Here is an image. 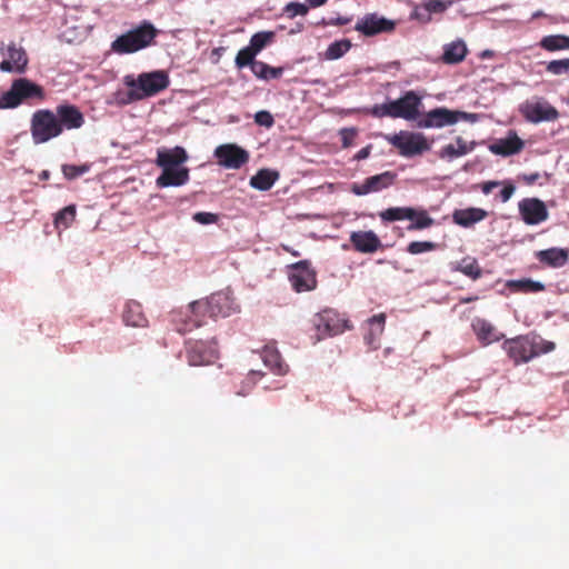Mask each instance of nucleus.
<instances>
[{"label": "nucleus", "mask_w": 569, "mask_h": 569, "mask_svg": "<svg viewBox=\"0 0 569 569\" xmlns=\"http://www.w3.org/2000/svg\"><path fill=\"white\" fill-rule=\"evenodd\" d=\"M158 30L149 21H142L138 27L129 30L128 32L119 36L111 43V50L118 54H129L140 51L147 47H150L156 37Z\"/></svg>", "instance_id": "7ed1b4c3"}, {"label": "nucleus", "mask_w": 569, "mask_h": 569, "mask_svg": "<svg viewBox=\"0 0 569 569\" xmlns=\"http://www.w3.org/2000/svg\"><path fill=\"white\" fill-rule=\"evenodd\" d=\"M30 132L34 144L46 143L62 133L57 116L49 109H39L33 112Z\"/></svg>", "instance_id": "423d86ee"}, {"label": "nucleus", "mask_w": 569, "mask_h": 569, "mask_svg": "<svg viewBox=\"0 0 569 569\" xmlns=\"http://www.w3.org/2000/svg\"><path fill=\"white\" fill-rule=\"evenodd\" d=\"M460 120L476 122L478 120V114L459 110H449L440 107L432 109L418 118L417 126L419 128H442L446 126H452Z\"/></svg>", "instance_id": "0eeeda50"}, {"label": "nucleus", "mask_w": 569, "mask_h": 569, "mask_svg": "<svg viewBox=\"0 0 569 569\" xmlns=\"http://www.w3.org/2000/svg\"><path fill=\"white\" fill-rule=\"evenodd\" d=\"M276 33L273 31H260L254 33L249 41V47L258 54L267 46L273 42Z\"/></svg>", "instance_id": "4c0bfd02"}, {"label": "nucleus", "mask_w": 569, "mask_h": 569, "mask_svg": "<svg viewBox=\"0 0 569 569\" xmlns=\"http://www.w3.org/2000/svg\"><path fill=\"white\" fill-rule=\"evenodd\" d=\"M488 217V212L481 208H466L456 209L452 213V220L456 224L469 228L475 223L485 220Z\"/></svg>", "instance_id": "393cba45"}, {"label": "nucleus", "mask_w": 569, "mask_h": 569, "mask_svg": "<svg viewBox=\"0 0 569 569\" xmlns=\"http://www.w3.org/2000/svg\"><path fill=\"white\" fill-rule=\"evenodd\" d=\"M523 141L517 136L516 132H511L507 138L499 139L489 146V150L493 154L509 157L519 153L523 149Z\"/></svg>", "instance_id": "5701e85b"}, {"label": "nucleus", "mask_w": 569, "mask_h": 569, "mask_svg": "<svg viewBox=\"0 0 569 569\" xmlns=\"http://www.w3.org/2000/svg\"><path fill=\"white\" fill-rule=\"evenodd\" d=\"M539 178V173H531L529 176H523V180L528 183V184H532L533 182H536V180Z\"/></svg>", "instance_id": "052dcab7"}, {"label": "nucleus", "mask_w": 569, "mask_h": 569, "mask_svg": "<svg viewBox=\"0 0 569 569\" xmlns=\"http://www.w3.org/2000/svg\"><path fill=\"white\" fill-rule=\"evenodd\" d=\"M473 144H468L461 137L456 138V144H447L441 148L439 157L442 159H455L472 151Z\"/></svg>", "instance_id": "2f4dec72"}, {"label": "nucleus", "mask_w": 569, "mask_h": 569, "mask_svg": "<svg viewBox=\"0 0 569 569\" xmlns=\"http://www.w3.org/2000/svg\"><path fill=\"white\" fill-rule=\"evenodd\" d=\"M62 173L68 180L76 179L89 171L88 164L76 166V164H63Z\"/></svg>", "instance_id": "de8ad7c7"}, {"label": "nucleus", "mask_w": 569, "mask_h": 569, "mask_svg": "<svg viewBox=\"0 0 569 569\" xmlns=\"http://www.w3.org/2000/svg\"><path fill=\"white\" fill-rule=\"evenodd\" d=\"M169 77L164 71L158 70L152 72H143L133 78L127 76L124 83L130 88L128 91V101H138L147 97H152L169 86Z\"/></svg>", "instance_id": "20e7f679"}, {"label": "nucleus", "mask_w": 569, "mask_h": 569, "mask_svg": "<svg viewBox=\"0 0 569 569\" xmlns=\"http://www.w3.org/2000/svg\"><path fill=\"white\" fill-rule=\"evenodd\" d=\"M351 191L357 196H365L370 192H373L368 178L362 183H353L351 187Z\"/></svg>", "instance_id": "5fc2aeb1"}, {"label": "nucleus", "mask_w": 569, "mask_h": 569, "mask_svg": "<svg viewBox=\"0 0 569 569\" xmlns=\"http://www.w3.org/2000/svg\"><path fill=\"white\" fill-rule=\"evenodd\" d=\"M471 327L478 340L483 346L499 341L503 337V335L497 333L496 328L489 321L481 318H476L472 321Z\"/></svg>", "instance_id": "a878e982"}, {"label": "nucleus", "mask_w": 569, "mask_h": 569, "mask_svg": "<svg viewBox=\"0 0 569 569\" xmlns=\"http://www.w3.org/2000/svg\"><path fill=\"white\" fill-rule=\"evenodd\" d=\"M415 214V208L410 207H392L380 212V218L383 221H399L412 218Z\"/></svg>", "instance_id": "c9c22d12"}, {"label": "nucleus", "mask_w": 569, "mask_h": 569, "mask_svg": "<svg viewBox=\"0 0 569 569\" xmlns=\"http://www.w3.org/2000/svg\"><path fill=\"white\" fill-rule=\"evenodd\" d=\"M546 71L555 76L569 73V58L549 61Z\"/></svg>", "instance_id": "c03bdc74"}, {"label": "nucleus", "mask_w": 569, "mask_h": 569, "mask_svg": "<svg viewBox=\"0 0 569 569\" xmlns=\"http://www.w3.org/2000/svg\"><path fill=\"white\" fill-rule=\"evenodd\" d=\"M290 268L289 280L295 291L305 292L317 287L316 271L308 260L296 262Z\"/></svg>", "instance_id": "4468645a"}, {"label": "nucleus", "mask_w": 569, "mask_h": 569, "mask_svg": "<svg viewBox=\"0 0 569 569\" xmlns=\"http://www.w3.org/2000/svg\"><path fill=\"white\" fill-rule=\"evenodd\" d=\"M207 318V311L196 309V301L189 303L186 310L173 311L171 315V321L180 333H187L203 326Z\"/></svg>", "instance_id": "9b49d317"}, {"label": "nucleus", "mask_w": 569, "mask_h": 569, "mask_svg": "<svg viewBox=\"0 0 569 569\" xmlns=\"http://www.w3.org/2000/svg\"><path fill=\"white\" fill-rule=\"evenodd\" d=\"M502 348L513 363L518 366L552 351L555 343L542 339L538 335L528 333L505 340Z\"/></svg>", "instance_id": "f257e3e1"}, {"label": "nucleus", "mask_w": 569, "mask_h": 569, "mask_svg": "<svg viewBox=\"0 0 569 569\" xmlns=\"http://www.w3.org/2000/svg\"><path fill=\"white\" fill-rule=\"evenodd\" d=\"M351 43L349 40L335 41L329 44L326 51V59L336 60L341 58L350 49Z\"/></svg>", "instance_id": "79ce46f5"}, {"label": "nucleus", "mask_w": 569, "mask_h": 569, "mask_svg": "<svg viewBox=\"0 0 569 569\" xmlns=\"http://www.w3.org/2000/svg\"><path fill=\"white\" fill-rule=\"evenodd\" d=\"M422 98L413 90L406 91L399 99L375 104L367 113L375 118H401L407 121L418 120Z\"/></svg>", "instance_id": "f03ea898"}, {"label": "nucleus", "mask_w": 569, "mask_h": 569, "mask_svg": "<svg viewBox=\"0 0 569 569\" xmlns=\"http://www.w3.org/2000/svg\"><path fill=\"white\" fill-rule=\"evenodd\" d=\"M501 182H502L501 186H503V188L501 189L499 197H500L501 202H507L510 200V198L515 193L516 187L510 181H501Z\"/></svg>", "instance_id": "864d4df0"}, {"label": "nucleus", "mask_w": 569, "mask_h": 569, "mask_svg": "<svg viewBox=\"0 0 569 569\" xmlns=\"http://www.w3.org/2000/svg\"><path fill=\"white\" fill-rule=\"evenodd\" d=\"M307 1L311 8H318L320 6H323L327 2V0H307Z\"/></svg>", "instance_id": "680f3d73"}, {"label": "nucleus", "mask_w": 569, "mask_h": 569, "mask_svg": "<svg viewBox=\"0 0 569 569\" xmlns=\"http://www.w3.org/2000/svg\"><path fill=\"white\" fill-rule=\"evenodd\" d=\"M538 261L550 268H561L569 260V252L562 248H549L536 252Z\"/></svg>", "instance_id": "b1692460"}, {"label": "nucleus", "mask_w": 569, "mask_h": 569, "mask_svg": "<svg viewBox=\"0 0 569 569\" xmlns=\"http://www.w3.org/2000/svg\"><path fill=\"white\" fill-rule=\"evenodd\" d=\"M219 166L226 169H239L249 161V152L234 143L220 144L213 152Z\"/></svg>", "instance_id": "ddd939ff"}, {"label": "nucleus", "mask_w": 569, "mask_h": 569, "mask_svg": "<svg viewBox=\"0 0 569 569\" xmlns=\"http://www.w3.org/2000/svg\"><path fill=\"white\" fill-rule=\"evenodd\" d=\"M42 177L47 179L49 177V172L48 171H43L42 172Z\"/></svg>", "instance_id": "338daca9"}, {"label": "nucleus", "mask_w": 569, "mask_h": 569, "mask_svg": "<svg viewBox=\"0 0 569 569\" xmlns=\"http://www.w3.org/2000/svg\"><path fill=\"white\" fill-rule=\"evenodd\" d=\"M122 320L127 326L131 327H146L148 320L142 311V306L134 300H130L126 303Z\"/></svg>", "instance_id": "cd10ccee"}, {"label": "nucleus", "mask_w": 569, "mask_h": 569, "mask_svg": "<svg viewBox=\"0 0 569 569\" xmlns=\"http://www.w3.org/2000/svg\"><path fill=\"white\" fill-rule=\"evenodd\" d=\"M309 11V8L300 2H289L284 7V12L289 18H295L297 16H306Z\"/></svg>", "instance_id": "09e8293b"}, {"label": "nucleus", "mask_w": 569, "mask_h": 569, "mask_svg": "<svg viewBox=\"0 0 569 569\" xmlns=\"http://www.w3.org/2000/svg\"><path fill=\"white\" fill-rule=\"evenodd\" d=\"M492 54H493L492 51L486 50V51L482 52L481 57L482 58H490V57H492Z\"/></svg>", "instance_id": "69168bd1"}, {"label": "nucleus", "mask_w": 569, "mask_h": 569, "mask_svg": "<svg viewBox=\"0 0 569 569\" xmlns=\"http://www.w3.org/2000/svg\"><path fill=\"white\" fill-rule=\"evenodd\" d=\"M219 217L216 213L211 212H197L193 214V220L200 224H211L218 221Z\"/></svg>", "instance_id": "603ef678"}, {"label": "nucleus", "mask_w": 569, "mask_h": 569, "mask_svg": "<svg viewBox=\"0 0 569 569\" xmlns=\"http://www.w3.org/2000/svg\"><path fill=\"white\" fill-rule=\"evenodd\" d=\"M371 144H368L366 146L365 148L360 149L356 154H355V160L357 161H360V160H363V159H367L369 156H370V152H371Z\"/></svg>", "instance_id": "13d9d810"}, {"label": "nucleus", "mask_w": 569, "mask_h": 569, "mask_svg": "<svg viewBox=\"0 0 569 569\" xmlns=\"http://www.w3.org/2000/svg\"><path fill=\"white\" fill-rule=\"evenodd\" d=\"M478 300L477 296L460 298V303H470Z\"/></svg>", "instance_id": "e2e57ef3"}, {"label": "nucleus", "mask_w": 569, "mask_h": 569, "mask_svg": "<svg viewBox=\"0 0 569 569\" xmlns=\"http://www.w3.org/2000/svg\"><path fill=\"white\" fill-rule=\"evenodd\" d=\"M468 52L467 46L462 40H456L446 44L442 53V61L447 64H456L466 58Z\"/></svg>", "instance_id": "c756f323"}, {"label": "nucleus", "mask_w": 569, "mask_h": 569, "mask_svg": "<svg viewBox=\"0 0 569 569\" xmlns=\"http://www.w3.org/2000/svg\"><path fill=\"white\" fill-rule=\"evenodd\" d=\"M397 174L392 171H385L380 174L371 176L368 178L370 187L373 192L380 191L393 184Z\"/></svg>", "instance_id": "ea45409f"}, {"label": "nucleus", "mask_w": 569, "mask_h": 569, "mask_svg": "<svg viewBox=\"0 0 569 569\" xmlns=\"http://www.w3.org/2000/svg\"><path fill=\"white\" fill-rule=\"evenodd\" d=\"M196 309L207 311L210 319H217L219 317H229L236 310V306L228 293L220 291L212 293L204 300H197Z\"/></svg>", "instance_id": "1a4fd4ad"}, {"label": "nucleus", "mask_w": 569, "mask_h": 569, "mask_svg": "<svg viewBox=\"0 0 569 569\" xmlns=\"http://www.w3.org/2000/svg\"><path fill=\"white\" fill-rule=\"evenodd\" d=\"M256 57L257 53L249 46H247L238 51L234 59V64L239 69L250 67L252 71L254 63L259 61L256 60Z\"/></svg>", "instance_id": "a19ab883"}, {"label": "nucleus", "mask_w": 569, "mask_h": 569, "mask_svg": "<svg viewBox=\"0 0 569 569\" xmlns=\"http://www.w3.org/2000/svg\"><path fill=\"white\" fill-rule=\"evenodd\" d=\"M278 178L277 171L261 169L250 178V186L257 190L267 191L272 188Z\"/></svg>", "instance_id": "7c9ffc66"}, {"label": "nucleus", "mask_w": 569, "mask_h": 569, "mask_svg": "<svg viewBox=\"0 0 569 569\" xmlns=\"http://www.w3.org/2000/svg\"><path fill=\"white\" fill-rule=\"evenodd\" d=\"M451 4V1H445V0H425L422 2V9L428 12L430 16L431 13H441L447 10V8Z\"/></svg>", "instance_id": "49530a36"}, {"label": "nucleus", "mask_w": 569, "mask_h": 569, "mask_svg": "<svg viewBox=\"0 0 569 569\" xmlns=\"http://www.w3.org/2000/svg\"><path fill=\"white\" fill-rule=\"evenodd\" d=\"M76 218V207L67 206L60 210L54 218L56 228H68Z\"/></svg>", "instance_id": "37998d69"}, {"label": "nucleus", "mask_w": 569, "mask_h": 569, "mask_svg": "<svg viewBox=\"0 0 569 569\" xmlns=\"http://www.w3.org/2000/svg\"><path fill=\"white\" fill-rule=\"evenodd\" d=\"M189 179L190 174L187 167L164 168L161 174L156 179V186L158 188L180 187L186 184Z\"/></svg>", "instance_id": "412c9836"}, {"label": "nucleus", "mask_w": 569, "mask_h": 569, "mask_svg": "<svg viewBox=\"0 0 569 569\" xmlns=\"http://www.w3.org/2000/svg\"><path fill=\"white\" fill-rule=\"evenodd\" d=\"M353 248L362 253L376 252L381 247V241L373 231H356L350 236Z\"/></svg>", "instance_id": "4be33fe9"}, {"label": "nucleus", "mask_w": 569, "mask_h": 569, "mask_svg": "<svg viewBox=\"0 0 569 569\" xmlns=\"http://www.w3.org/2000/svg\"><path fill=\"white\" fill-rule=\"evenodd\" d=\"M282 248L287 251V252H290L292 256L295 257H299L300 253L291 248H289L288 246H282Z\"/></svg>", "instance_id": "0e129e2a"}, {"label": "nucleus", "mask_w": 569, "mask_h": 569, "mask_svg": "<svg viewBox=\"0 0 569 569\" xmlns=\"http://www.w3.org/2000/svg\"><path fill=\"white\" fill-rule=\"evenodd\" d=\"M383 138L406 158L421 154L430 148L423 134L417 132L400 131L395 134H385Z\"/></svg>", "instance_id": "6e6552de"}, {"label": "nucleus", "mask_w": 569, "mask_h": 569, "mask_svg": "<svg viewBox=\"0 0 569 569\" xmlns=\"http://www.w3.org/2000/svg\"><path fill=\"white\" fill-rule=\"evenodd\" d=\"M188 158V153L183 147L176 146L171 149L159 148L157 150L156 164L161 169L180 167L187 162Z\"/></svg>", "instance_id": "aec40b11"}, {"label": "nucleus", "mask_w": 569, "mask_h": 569, "mask_svg": "<svg viewBox=\"0 0 569 569\" xmlns=\"http://www.w3.org/2000/svg\"><path fill=\"white\" fill-rule=\"evenodd\" d=\"M46 93L41 86L27 78L12 81L10 89L0 97V109H13L21 103L40 102Z\"/></svg>", "instance_id": "39448f33"}, {"label": "nucleus", "mask_w": 569, "mask_h": 569, "mask_svg": "<svg viewBox=\"0 0 569 569\" xmlns=\"http://www.w3.org/2000/svg\"><path fill=\"white\" fill-rule=\"evenodd\" d=\"M339 136L341 139L342 148H349L355 143V140L358 136V130L356 128H342L339 131Z\"/></svg>", "instance_id": "8fccbe9b"}, {"label": "nucleus", "mask_w": 569, "mask_h": 569, "mask_svg": "<svg viewBox=\"0 0 569 569\" xmlns=\"http://www.w3.org/2000/svg\"><path fill=\"white\" fill-rule=\"evenodd\" d=\"M284 69L282 67H271L263 61H258L253 66L252 73L261 80L279 79Z\"/></svg>", "instance_id": "72a5a7b5"}, {"label": "nucleus", "mask_w": 569, "mask_h": 569, "mask_svg": "<svg viewBox=\"0 0 569 569\" xmlns=\"http://www.w3.org/2000/svg\"><path fill=\"white\" fill-rule=\"evenodd\" d=\"M53 112L57 116V121L58 124H60L61 132H63V130L79 129L84 124V116L74 104H58Z\"/></svg>", "instance_id": "f3484780"}, {"label": "nucleus", "mask_w": 569, "mask_h": 569, "mask_svg": "<svg viewBox=\"0 0 569 569\" xmlns=\"http://www.w3.org/2000/svg\"><path fill=\"white\" fill-rule=\"evenodd\" d=\"M350 20H351L350 18L339 17L335 21H331L330 23L335 24V26H345V24L349 23Z\"/></svg>", "instance_id": "bf43d9fd"}, {"label": "nucleus", "mask_w": 569, "mask_h": 569, "mask_svg": "<svg viewBox=\"0 0 569 569\" xmlns=\"http://www.w3.org/2000/svg\"><path fill=\"white\" fill-rule=\"evenodd\" d=\"M507 287L517 292H539L545 290L543 283L531 279L510 280Z\"/></svg>", "instance_id": "e433bc0d"}, {"label": "nucleus", "mask_w": 569, "mask_h": 569, "mask_svg": "<svg viewBox=\"0 0 569 569\" xmlns=\"http://www.w3.org/2000/svg\"><path fill=\"white\" fill-rule=\"evenodd\" d=\"M218 358L213 345L201 340L189 342L187 347V359L190 366H203L213 362Z\"/></svg>", "instance_id": "dca6fc26"}, {"label": "nucleus", "mask_w": 569, "mask_h": 569, "mask_svg": "<svg viewBox=\"0 0 569 569\" xmlns=\"http://www.w3.org/2000/svg\"><path fill=\"white\" fill-rule=\"evenodd\" d=\"M409 220L411 221L407 228L409 231L427 229L435 223L433 218H431L423 209H415V214L412 218H409Z\"/></svg>", "instance_id": "58836bf2"}, {"label": "nucleus", "mask_w": 569, "mask_h": 569, "mask_svg": "<svg viewBox=\"0 0 569 569\" xmlns=\"http://www.w3.org/2000/svg\"><path fill=\"white\" fill-rule=\"evenodd\" d=\"M368 333L365 336V340L372 349L379 348V338L385 330L386 315L378 313L368 319Z\"/></svg>", "instance_id": "bb28decb"}, {"label": "nucleus", "mask_w": 569, "mask_h": 569, "mask_svg": "<svg viewBox=\"0 0 569 569\" xmlns=\"http://www.w3.org/2000/svg\"><path fill=\"white\" fill-rule=\"evenodd\" d=\"M319 337L337 336L349 329V320L333 309H325L313 318Z\"/></svg>", "instance_id": "9d476101"}, {"label": "nucleus", "mask_w": 569, "mask_h": 569, "mask_svg": "<svg viewBox=\"0 0 569 569\" xmlns=\"http://www.w3.org/2000/svg\"><path fill=\"white\" fill-rule=\"evenodd\" d=\"M396 23L377 14H367L356 23L355 29L367 37H371L381 32H390L395 29Z\"/></svg>", "instance_id": "a211bd4d"}, {"label": "nucleus", "mask_w": 569, "mask_h": 569, "mask_svg": "<svg viewBox=\"0 0 569 569\" xmlns=\"http://www.w3.org/2000/svg\"><path fill=\"white\" fill-rule=\"evenodd\" d=\"M263 363L276 375H286L288 365L282 361L280 352L273 346H266L261 352Z\"/></svg>", "instance_id": "c85d7f7f"}, {"label": "nucleus", "mask_w": 569, "mask_h": 569, "mask_svg": "<svg viewBox=\"0 0 569 569\" xmlns=\"http://www.w3.org/2000/svg\"><path fill=\"white\" fill-rule=\"evenodd\" d=\"M437 243L432 241H412L407 247V252L410 254H420L428 251H433Z\"/></svg>", "instance_id": "a18cd8bd"}, {"label": "nucleus", "mask_w": 569, "mask_h": 569, "mask_svg": "<svg viewBox=\"0 0 569 569\" xmlns=\"http://www.w3.org/2000/svg\"><path fill=\"white\" fill-rule=\"evenodd\" d=\"M518 210L521 219L528 226L539 224L549 217L547 206L538 198H523L518 203Z\"/></svg>", "instance_id": "2eb2a0df"}, {"label": "nucleus", "mask_w": 569, "mask_h": 569, "mask_svg": "<svg viewBox=\"0 0 569 569\" xmlns=\"http://www.w3.org/2000/svg\"><path fill=\"white\" fill-rule=\"evenodd\" d=\"M455 270L463 273L472 280H477L482 276V269L480 268L477 259L473 257H465L461 259Z\"/></svg>", "instance_id": "f704fd0d"}, {"label": "nucleus", "mask_w": 569, "mask_h": 569, "mask_svg": "<svg viewBox=\"0 0 569 569\" xmlns=\"http://www.w3.org/2000/svg\"><path fill=\"white\" fill-rule=\"evenodd\" d=\"M519 110L522 117L532 123L555 121L559 118L558 110L543 99L536 101L527 100L520 106Z\"/></svg>", "instance_id": "f8f14e48"}, {"label": "nucleus", "mask_w": 569, "mask_h": 569, "mask_svg": "<svg viewBox=\"0 0 569 569\" xmlns=\"http://www.w3.org/2000/svg\"><path fill=\"white\" fill-rule=\"evenodd\" d=\"M254 122L259 126L270 128L273 126L274 120L269 111L261 110L254 114Z\"/></svg>", "instance_id": "3c124183"}, {"label": "nucleus", "mask_w": 569, "mask_h": 569, "mask_svg": "<svg viewBox=\"0 0 569 569\" xmlns=\"http://www.w3.org/2000/svg\"><path fill=\"white\" fill-rule=\"evenodd\" d=\"M539 46L549 52L568 50L569 37L565 34L546 36L540 40Z\"/></svg>", "instance_id": "473e14b6"}, {"label": "nucleus", "mask_w": 569, "mask_h": 569, "mask_svg": "<svg viewBox=\"0 0 569 569\" xmlns=\"http://www.w3.org/2000/svg\"><path fill=\"white\" fill-rule=\"evenodd\" d=\"M411 18L423 23H427L431 20V17L428 14V12L422 9V3L415 8V10L411 12Z\"/></svg>", "instance_id": "6e6d98bb"}, {"label": "nucleus", "mask_w": 569, "mask_h": 569, "mask_svg": "<svg viewBox=\"0 0 569 569\" xmlns=\"http://www.w3.org/2000/svg\"><path fill=\"white\" fill-rule=\"evenodd\" d=\"M501 181H485L480 183L478 187L485 194H489L492 192L493 189L501 186Z\"/></svg>", "instance_id": "4d7b16f0"}, {"label": "nucleus", "mask_w": 569, "mask_h": 569, "mask_svg": "<svg viewBox=\"0 0 569 569\" xmlns=\"http://www.w3.org/2000/svg\"><path fill=\"white\" fill-rule=\"evenodd\" d=\"M2 54L7 57L0 63V70L3 72H23L28 64V57L26 51L21 47H17L14 43H10L6 51L3 49Z\"/></svg>", "instance_id": "6ab92c4d"}]
</instances>
